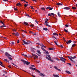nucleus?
Returning a JSON list of instances; mask_svg holds the SVG:
<instances>
[{"instance_id": "f257e3e1", "label": "nucleus", "mask_w": 77, "mask_h": 77, "mask_svg": "<svg viewBox=\"0 0 77 77\" xmlns=\"http://www.w3.org/2000/svg\"><path fill=\"white\" fill-rule=\"evenodd\" d=\"M21 61L23 62L24 64H26L27 65H29V64H30V62H29V61H26L24 60H21Z\"/></svg>"}, {"instance_id": "f03ea898", "label": "nucleus", "mask_w": 77, "mask_h": 77, "mask_svg": "<svg viewBox=\"0 0 77 77\" xmlns=\"http://www.w3.org/2000/svg\"><path fill=\"white\" fill-rule=\"evenodd\" d=\"M47 57H46V58L48 60H50V61H51V62H53V61L51 60V57H50V56L49 55H47Z\"/></svg>"}, {"instance_id": "7ed1b4c3", "label": "nucleus", "mask_w": 77, "mask_h": 77, "mask_svg": "<svg viewBox=\"0 0 77 77\" xmlns=\"http://www.w3.org/2000/svg\"><path fill=\"white\" fill-rule=\"evenodd\" d=\"M68 57L69 58V59H70L71 61H72V59H75V58H76V56H75L73 57H72V56H71L70 57L69 56H68Z\"/></svg>"}, {"instance_id": "20e7f679", "label": "nucleus", "mask_w": 77, "mask_h": 77, "mask_svg": "<svg viewBox=\"0 0 77 77\" xmlns=\"http://www.w3.org/2000/svg\"><path fill=\"white\" fill-rule=\"evenodd\" d=\"M60 60L61 61L63 62H64V63H65V60H66V59L62 57H60Z\"/></svg>"}, {"instance_id": "39448f33", "label": "nucleus", "mask_w": 77, "mask_h": 77, "mask_svg": "<svg viewBox=\"0 0 77 77\" xmlns=\"http://www.w3.org/2000/svg\"><path fill=\"white\" fill-rule=\"evenodd\" d=\"M54 68H55V69H56L57 71H59L61 72V70H60V69L58 68H57V66H54Z\"/></svg>"}, {"instance_id": "423d86ee", "label": "nucleus", "mask_w": 77, "mask_h": 77, "mask_svg": "<svg viewBox=\"0 0 77 77\" xmlns=\"http://www.w3.org/2000/svg\"><path fill=\"white\" fill-rule=\"evenodd\" d=\"M13 35H14L15 36H19V33L18 32L15 33H13Z\"/></svg>"}, {"instance_id": "0eeeda50", "label": "nucleus", "mask_w": 77, "mask_h": 77, "mask_svg": "<svg viewBox=\"0 0 77 77\" xmlns=\"http://www.w3.org/2000/svg\"><path fill=\"white\" fill-rule=\"evenodd\" d=\"M46 9H49V10H52L53 9V8H51L50 7H47L46 8Z\"/></svg>"}, {"instance_id": "6e6552de", "label": "nucleus", "mask_w": 77, "mask_h": 77, "mask_svg": "<svg viewBox=\"0 0 77 77\" xmlns=\"http://www.w3.org/2000/svg\"><path fill=\"white\" fill-rule=\"evenodd\" d=\"M5 54L6 56H9L12 57V56L9 54H8V53L7 52H6L5 53Z\"/></svg>"}, {"instance_id": "1a4fd4ad", "label": "nucleus", "mask_w": 77, "mask_h": 77, "mask_svg": "<svg viewBox=\"0 0 77 77\" xmlns=\"http://www.w3.org/2000/svg\"><path fill=\"white\" fill-rule=\"evenodd\" d=\"M71 42H72V41H71V40H69L68 42H66V43L67 44H70Z\"/></svg>"}, {"instance_id": "9d476101", "label": "nucleus", "mask_w": 77, "mask_h": 77, "mask_svg": "<svg viewBox=\"0 0 77 77\" xmlns=\"http://www.w3.org/2000/svg\"><path fill=\"white\" fill-rule=\"evenodd\" d=\"M45 25L47 26H48V27H51V26L47 24V23H45Z\"/></svg>"}, {"instance_id": "9b49d317", "label": "nucleus", "mask_w": 77, "mask_h": 77, "mask_svg": "<svg viewBox=\"0 0 77 77\" xmlns=\"http://www.w3.org/2000/svg\"><path fill=\"white\" fill-rule=\"evenodd\" d=\"M64 9H66V10H69V9H70V8H69V7H65L64 8Z\"/></svg>"}, {"instance_id": "f8f14e48", "label": "nucleus", "mask_w": 77, "mask_h": 77, "mask_svg": "<svg viewBox=\"0 0 77 77\" xmlns=\"http://www.w3.org/2000/svg\"><path fill=\"white\" fill-rule=\"evenodd\" d=\"M65 72H66V73H67L68 74H71V72L68 71H66Z\"/></svg>"}, {"instance_id": "ddd939ff", "label": "nucleus", "mask_w": 77, "mask_h": 77, "mask_svg": "<svg viewBox=\"0 0 77 77\" xmlns=\"http://www.w3.org/2000/svg\"><path fill=\"white\" fill-rule=\"evenodd\" d=\"M57 5H60V6L61 5H62V4H61L60 3H57L56 4Z\"/></svg>"}, {"instance_id": "4468645a", "label": "nucleus", "mask_w": 77, "mask_h": 77, "mask_svg": "<svg viewBox=\"0 0 77 77\" xmlns=\"http://www.w3.org/2000/svg\"><path fill=\"white\" fill-rule=\"evenodd\" d=\"M23 42L25 44H29L27 42H26L24 40H23Z\"/></svg>"}, {"instance_id": "2eb2a0df", "label": "nucleus", "mask_w": 77, "mask_h": 77, "mask_svg": "<svg viewBox=\"0 0 77 77\" xmlns=\"http://www.w3.org/2000/svg\"><path fill=\"white\" fill-rule=\"evenodd\" d=\"M40 76H42V77H44V75L42 73H40Z\"/></svg>"}, {"instance_id": "dca6fc26", "label": "nucleus", "mask_w": 77, "mask_h": 77, "mask_svg": "<svg viewBox=\"0 0 77 77\" xmlns=\"http://www.w3.org/2000/svg\"><path fill=\"white\" fill-rule=\"evenodd\" d=\"M53 35H57V36H59V35H58V34H57L56 33H53Z\"/></svg>"}, {"instance_id": "f3484780", "label": "nucleus", "mask_w": 77, "mask_h": 77, "mask_svg": "<svg viewBox=\"0 0 77 77\" xmlns=\"http://www.w3.org/2000/svg\"><path fill=\"white\" fill-rule=\"evenodd\" d=\"M6 27V26H5V25L4 24H3V25L2 26H0L1 28H2L3 27Z\"/></svg>"}, {"instance_id": "a211bd4d", "label": "nucleus", "mask_w": 77, "mask_h": 77, "mask_svg": "<svg viewBox=\"0 0 77 77\" xmlns=\"http://www.w3.org/2000/svg\"><path fill=\"white\" fill-rule=\"evenodd\" d=\"M43 29L44 30H45L46 31H47V30H48V29L46 28H43Z\"/></svg>"}, {"instance_id": "6ab92c4d", "label": "nucleus", "mask_w": 77, "mask_h": 77, "mask_svg": "<svg viewBox=\"0 0 77 77\" xmlns=\"http://www.w3.org/2000/svg\"><path fill=\"white\" fill-rule=\"evenodd\" d=\"M8 58L9 59V60H12V58L9 57H8Z\"/></svg>"}, {"instance_id": "aec40b11", "label": "nucleus", "mask_w": 77, "mask_h": 77, "mask_svg": "<svg viewBox=\"0 0 77 77\" xmlns=\"http://www.w3.org/2000/svg\"><path fill=\"white\" fill-rule=\"evenodd\" d=\"M4 60L5 61V62H9V60H8L6 59H4Z\"/></svg>"}, {"instance_id": "412c9836", "label": "nucleus", "mask_w": 77, "mask_h": 77, "mask_svg": "<svg viewBox=\"0 0 77 77\" xmlns=\"http://www.w3.org/2000/svg\"><path fill=\"white\" fill-rule=\"evenodd\" d=\"M59 17H60L61 15L60 14L59 12H58L57 13Z\"/></svg>"}, {"instance_id": "4be33fe9", "label": "nucleus", "mask_w": 77, "mask_h": 77, "mask_svg": "<svg viewBox=\"0 0 77 77\" xmlns=\"http://www.w3.org/2000/svg\"><path fill=\"white\" fill-rule=\"evenodd\" d=\"M20 5H21V4H20V3L19 2L18 3L17 5H16V6H20Z\"/></svg>"}, {"instance_id": "5701e85b", "label": "nucleus", "mask_w": 77, "mask_h": 77, "mask_svg": "<svg viewBox=\"0 0 77 77\" xmlns=\"http://www.w3.org/2000/svg\"><path fill=\"white\" fill-rule=\"evenodd\" d=\"M22 55H23V56H24L26 57H27V55L25 54H22Z\"/></svg>"}, {"instance_id": "b1692460", "label": "nucleus", "mask_w": 77, "mask_h": 77, "mask_svg": "<svg viewBox=\"0 0 77 77\" xmlns=\"http://www.w3.org/2000/svg\"><path fill=\"white\" fill-rule=\"evenodd\" d=\"M55 59L57 60V61H58L59 62V61H60V60H59V59H58L57 58H56Z\"/></svg>"}, {"instance_id": "393cba45", "label": "nucleus", "mask_w": 77, "mask_h": 77, "mask_svg": "<svg viewBox=\"0 0 77 77\" xmlns=\"http://www.w3.org/2000/svg\"><path fill=\"white\" fill-rule=\"evenodd\" d=\"M33 50H34V49H32L31 50V51H32V52H33V53H35V51H34Z\"/></svg>"}, {"instance_id": "a878e982", "label": "nucleus", "mask_w": 77, "mask_h": 77, "mask_svg": "<svg viewBox=\"0 0 77 77\" xmlns=\"http://www.w3.org/2000/svg\"><path fill=\"white\" fill-rule=\"evenodd\" d=\"M66 64L67 65H70V66H71V64L70 63H67Z\"/></svg>"}, {"instance_id": "bb28decb", "label": "nucleus", "mask_w": 77, "mask_h": 77, "mask_svg": "<svg viewBox=\"0 0 77 77\" xmlns=\"http://www.w3.org/2000/svg\"><path fill=\"white\" fill-rule=\"evenodd\" d=\"M37 52L38 53V54H41V52L39 50H37Z\"/></svg>"}, {"instance_id": "cd10ccee", "label": "nucleus", "mask_w": 77, "mask_h": 77, "mask_svg": "<svg viewBox=\"0 0 77 77\" xmlns=\"http://www.w3.org/2000/svg\"><path fill=\"white\" fill-rule=\"evenodd\" d=\"M24 24L25 25H26V26H27L28 25V23H26V22H24Z\"/></svg>"}, {"instance_id": "c85d7f7f", "label": "nucleus", "mask_w": 77, "mask_h": 77, "mask_svg": "<svg viewBox=\"0 0 77 77\" xmlns=\"http://www.w3.org/2000/svg\"><path fill=\"white\" fill-rule=\"evenodd\" d=\"M41 48L42 50H43V51H45V50L42 47Z\"/></svg>"}, {"instance_id": "c756f323", "label": "nucleus", "mask_w": 77, "mask_h": 77, "mask_svg": "<svg viewBox=\"0 0 77 77\" xmlns=\"http://www.w3.org/2000/svg\"><path fill=\"white\" fill-rule=\"evenodd\" d=\"M12 30L13 32H16V30H15V29H12Z\"/></svg>"}, {"instance_id": "7c9ffc66", "label": "nucleus", "mask_w": 77, "mask_h": 77, "mask_svg": "<svg viewBox=\"0 0 77 77\" xmlns=\"http://www.w3.org/2000/svg\"><path fill=\"white\" fill-rule=\"evenodd\" d=\"M72 9H76V7H72Z\"/></svg>"}, {"instance_id": "2f4dec72", "label": "nucleus", "mask_w": 77, "mask_h": 77, "mask_svg": "<svg viewBox=\"0 0 77 77\" xmlns=\"http://www.w3.org/2000/svg\"><path fill=\"white\" fill-rule=\"evenodd\" d=\"M45 52H46V54H49V53L48 51L45 50Z\"/></svg>"}, {"instance_id": "473e14b6", "label": "nucleus", "mask_w": 77, "mask_h": 77, "mask_svg": "<svg viewBox=\"0 0 77 77\" xmlns=\"http://www.w3.org/2000/svg\"><path fill=\"white\" fill-rule=\"evenodd\" d=\"M69 26L68 25L66 24L65 25V26L66 27H69Z\"/></svg>"}, {"instance_id": "72a5a7b5", "label": "nucleus", "mask_w": 77, "mask_h": 77, "mask_svg": "<svg viewBox=\"0 0 77 77\" xmlns=\"http://www.w3.org/2000/svg\"><path fill=\"white\" fill-rule=\"evenodd\" d=\"M75 44H73L72 45V47H75Z\"/></svg>"}, {"instance_id": "f704fd0d", "label": "nucleus", "mask_w": 77, "mask_h": 77, "mask_svg": "<svg viewBox=\"0 0 77 77\" xmlns=\"http://www.w3.org/2000/svg\"><path fill=\"white\" fill-rule=\"evenodd\" d=\"M51 15H53V16H54V13H51Z\"/></svg>"}, {"instance_id": "c9c22d12", "label": "nucleus", "mask_w": 77, "mask_h": 77, "mask_svg": "<svg viewBox=\"0 0 77 77\" xmlns=\"http://www.w3.org/2000/svg\"><path fill=\"white\" fill-rule=\"evenodd\" d=\"M54 42L55 44L56 45H57V42H56V41H54Z\"/></svg>"}, {"instance_id": "e433bc0d", "label": "nucleus", "mask_w": 77, "mask_h": 77, "mask_svg": "<svg viewBox=\"0 0 77 77\" xmlns=\"http://www.w3.org/2000/svg\"><path fill=\"white\" fill-rule=\"evenodd\" d=\"M36 71L37 72H38L39 73H40V71L38 70H36Z\"/></svg>"}, {"instance_id": "4c0bfd02", "label": "nucleus", "mask_w": 77, "mask_h": 77, "mask_svg": "<svg viewBox=\"0 0 77 77\" xmlns=\"http://www.w3.org/2000/svg\"><path fill=\"white\" fill-rule=\"evenodd\" d=\"M0 22L1 23H2V24H4V23H3L2 21L0 20Z\"/></svg>"}, {"instance_id": "58836bf2", "label": "nucleus", "mask_w": 77, "mask_h": 77, "mask_svg": "<svg viewBox=\"0 0 77 77\" xmlns=\"http://www.w3.org/2000/svg\"><path fill=\"white\" fill-rule=\"evenodd\" d=\"M32 56H35H35H36V54H33V53H32Z\"/></svg>"}, {"instance_id": "ea45409f", "label": "nucleus", "mask_w": 77, "mask_h": 77, "mask_svg": "<svg viewBox=\"0 0 77 77\" xmlns=\"http://www.w3.org/2000/svg\"><path fill=\"white\" fill-rule=\"evenodd\" d=\"M30 8H31V9H34V8H33V7H32V6H30Z\"/></svg>"}, {"instance_id": "a19ab883", "label": "nucleus", "mask_w": 77, "mask_h": 77, "mask_svg": "<svg viewBox=\"0 0 77 77\" xmlns=\"http://www.w3.org/2000/svg\"><path fill=\"white\" fill-rule=\"evenodd\" d=\"M35 23H37V24H38V21L35 20Z\"/></svg>"}, {"instance_id": "79ce46f5", "label": "nucleus", "mask_w": 77, "mask_h": 77, "mask_svg": "<svg viewBox=\"0 0 77 77\" xmlns=\"http://www.w3.org/2000/svg\"><path fill=\"white\" fill-rule=\"evenodd\" d=\"M41 9L42 10H44V11H45L44 8H42Z\"/></svg>"}, {"instance_id": "37998d69", "label": "nucleus", "mask_w": 77, "mask_h": 77, "mask_svg": "<svg viewBox=\"0 0 77 77\" xmlns=\"http://www.w3.org/2000/svg\"><path fill=\"white\" fill-rule=\"evenodd\" d=\"M29 26L30 27H31V26H32V27H34V25H33V24H32L31 25H30Z\"/></svg>"}, {"instance_id": "c03bdc74", "label": "nucleus", "mask_w": 77, "mask_h": 77, "mask_svg": "<svg viewBox=\"0 0 77 77\" xmlns=\"http://www.w3.org/2000/svg\"><path fill=\"white\" fill-rule=\"evenodd\" d=\"M35 57H36V58H37V59L38 58V56H37V55H35Z\"/></svg>"}, {"instance_id": "a18cd8bd", "label": "nucleus", "mask_w": 77, "mask_h": 77, "mask_svg": "<svg viewBox=\"0 0 77 77\" xmlns=\"http://www.w3.org/2000/svg\"><path fill=\"white\" fill-rule=\"evenodd\" d=\"M4 73H5V74H7V72L6 71H3Z\"/></svg>"}, {"instance_id": "49530a36", "label": "nucleus", "mask_w": 77, "mask_h": 77, "mask_svg": "<svg viewBox=\"0 0 77 77\" xmlns=\"http://www.w3.org/2000/svg\"><path fill=\"white\" fill-rule=\"evenodd\" d=\"M49 50H54V48H49Z\"/></svg>"}, {"instance_id": "de8ad7c7", "label": "nucleus", "mask_w": 77, "mask_h": 77, "mask_svg": "<svg viewBox=\"0 0 77 77\" xmlns=\"http://www.w3.org/2000/svg\"><path fill=\"white\" fill-rule=\"evenodd\" d=\"M42 47H44V48H46V47L44 45H42Z\"/></svg>"}, {"instance_id": "09e8293b", "label": "nucleus", "mask_w": 77, "mask_h": 77, "mask_svg": "<svg viewBox=\"0 0 77 77\" xmlns=\"http://www.w3.org/2000/svg\"><path fill=\"white\" fill-rule=\"evenodd\" d=\"M45 23H46V24H48V23H48L47 21H45Z\"/></svg>"}, {"instance_id": "8fccbe9b", "label": "nucleus", "mask_w": 77, "mask_h": 77, "mask_svg": "<svg viewBox=\"0 0 77 77\" xmlns=\"http://www.w3.org/2000/svg\"><path fill=\"white\" fill-rule=\"evenodd\" d=\"M26 16H27V17H29V18H30V16L28 15V14H26Z\"/></svg>"}, {"instance_id": "3c124183", "label": "nucleus", "mask_w": 77, "mask_h": 77, "mask_svg": "<svg viewBox=\"0 0 77 77\" xmlns=\"http://www.w3.org/2000/svg\"><path fill=\"white\" fill-rule=\"evenodd\" d=\"M64 30L65 32H68V31H67V30H66V29H64Z\"/></svg>"}, {"instance_id": "603ef678", "label": "nucleus", "mask_w": 77, "mask_h": 77, "mask_svg": "<svg viewBox=\"0 0 77 77\" xmlns=\"http://www.w3.org/2000/svg\"><path fill=\"white\" fill-rule=\"evenodd\" d=\"M31 66H32V67H35V65H31Z\"/></svg>"}, {"instance_id": "864d4df0", "label": "nucleus", "mask_w": 77, "mask_h": 77, "mask_svg": "<svg viewBox=\"0 0 77 77\" xmlns=\"http://www.w3.org/2000/svg\"><path fill=\"white\" fill-rule=\"evenodd\" d=\"M71 62H72V63H75V62L74 61H73V60H72V61H71Z\"/></svg>"}, {"instance_id": "5fc2aeb1", "label": "nucleus", "mask_w": 77, "mask_h": 77, "mask_svg": "<svg viewBox=\"0 0 77 77\" xmlns=\"http://www.w3.org/2000/svg\"><path fill=\"white\" fill-rule=\"evenodd\" d=\"M11 43L13 45H14V44H15V43L13 42H11Z\"/></svg>"}, {"instance_id": "6e6d98bb", "label": "nucleus", "mask_w": 77, "mask_h": 77, "mask_svg": "<svg viewBox=\"0 0 77 77\" xmlns=\"http://www.w3.org/2000/svg\"><path fill=\"white\" fill-rule=\"evenodd\" d=\"M8 67L9 68H12V67H11V65H9L8 66Z\"/></svg>"}, {"instance_id": "4d7b16f0", "label": "nucleus", "mask_w": 77, "mask_h": 77, "mask_svg": "<svg viewBox=\"0 0 77 77\" xmlns=\"http://www.w3.org/2000/svg\"><path fill=\"white\" fill-rule=\"evenodd\" d=\"M30 69H32V70H33V68H32V67H30Z\"/></svg>"}, {"instance_id": "13d9d810", "label": "nucleus", "mask_w": 77, "mask_h": 77, "mask_svg": "<svg viewBox=\"0 0 77 77\" xmlns=\"http://www.w3.org/2000/svg\"><path fill=\"white\" fill-rule=\"evenodd\" d=\"M24 6L25 7H27V4H25L24 5Z\"/></svg>"}, {"instance_id": "bf43d9fd", "label": "nucleus", "mask_w": 77, "mask_h": 77, "mask_svg": "<svg viewBox=\"0 0 77 77\" xmlns=\"http://www.w3.org/2000/svg\"><path fill=\"white\" fill-rule=\"evenodd\" d=\"M60 47L61 48H63V46L62 45H60Z\"/></svg>"}, {"instance_id": "052dcab7", "label": "nucleus", "mask_w": 77, "mask_h": 77, "mask_svg": "<svg viewBox=\"0 0 77 77\" xmlns=\"http://www.w3.org/2000/svg\"><path fill=\"white\" fill-rule=\"evenodd\" d=\"M48 21V19H45V21Z\"/></svg>"}, {"instance_id": "680f3d73", "label": "nucleus", "mask_w": 77, "mask_h": 77, "mask_svg": "<svg viewBox=\"0 0 77 77\" xmlns=\"http://www.w3.org/2000/svg\"><path fill=\"white\" fill-rule=\"evenodd\" d=\"M48 16H51V14H48Z\"/></svg>"}, {"instance_id": "e2e57ef3", "label": "nucleus", "mask_w": 77, "mask_h": 77, "mask_svg": "<svg viewBox=\"0 0 77 77\" xmlns=\"http://www.w3.org/2000/svg\"><path fill=\"white\" fill-rule=\"evenodd\" d=\"M4 2H7L8 1V0H3Z\"/></svg>"}, {"instance_id": "0e129e2a", "label": "nucleus", "mask_w": 77, "mask_h": 77, "mask_svg": "<svg viewBox=\"0 0 77 77\" xmlns=\"http://www.w3.org/2000/svg\"><path fill=\"white\" fill-rule=\"evenodd\" d=\"M19 41H20L19 40H18L17 41V43H19Z\"/></svg>"}, {"instance_id": "69168bd1", "label": "nucleus", "mask_w": 77, "mask_h": 77, "mask_svg": "<svg viewBox=\"0 0 77 77\" xmlns=\"http://www.w3.org/2000/svg\"><path fill=\"white\" fill-rule=\"evenodd\" d=\"M14 10H15V11H17V8H14Z\"/></svg>"}, {"instance_id": "338daca9", "label": "nucleus", "mask_w": 77, "mask_h": 77, "mask_svg": "<svg viewBox=\"0 0 77 77\" xmlns=\"http://www.w3.org/2000/svg\"><path fill=\"white\" fill-rule=\"evenodd\" d=\"M53 37L54 38V39H56V38L54 36H53Z\"/></svg>"}, {"instance_id": "774afa93", "label": "nucleus", "mask_w": 77, "mask_h": 77, "mask_svg": "<svg viewBox=\"0 0 77 77\" xmlns=\"http://www.w3.org/2000/svg\"><path fill=\"white\" fill-rule=\"evenodd\" d=\"M22 36L23 37H24V35L23 34L22 35Z\"/></svg>"}]
</instances>
